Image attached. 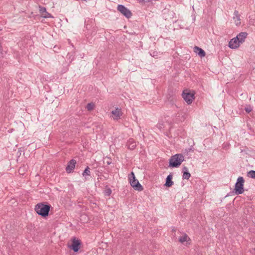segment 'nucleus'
<instances>
[{
	"instance_id": "16",
	"label": "nucleus",
	"mask_w": 255,
	"mask_h": 255,
	"mask_svg": "<svg viewBox=\"0 0 255 255\" xmlns=\"http://www.w3.org/2000/svg\"><path fill=\"white\" fill-rule=\"evenodd\" d=\"M128 148L130 150H133L136 147L135 142L132 139H129L127 143Z\"/></svg>"
},
{
	"instance_id": "9",
	"label": "nucleus",
	"mask_w": 255,
	"mask_h": 255,
	"mask_svg": "<svg viewBox=\"0 0 255 255\" xmlns=\"http://www.w3.org/2000/svg\"><path fill=\"white\" fill-rule=\"evenodd\" d=\"M240 43L239 40L236 39V37H234L229 41V47L231 49H237L240 46Z\"/></svg>"
},
{
	"instance_id": "12",
	"label": "nucleus",
	"mask_w": 255,
	"mask_h": 255,
	"mask_svg": "<svg viewBox=\"0 0 255 255\" xmlns=\"http://www.w3.org/2000/svg\"><path fill=\"white\" fill-rule=\"evenodd\" d=\"M233 18L235 20L236 25H239L241 24L240 15L238 11L235 10L234 12Z\"/></svg>"
},
{
	"instance_id": "15",
	"label": "nucleus",
	"mask_w": 255,
	"mask_h": 255,
	"mask_svg": "<svg viewBox=\"0 0 255 255\" xmlns=\"http://www.w3.org/2000/svg\"><path fill=\"white\" fill-rule=\"evenodd\" d=\"M172 175L170 174L167 176L166 178V182L165 186L166 187H171L173 184V182L172 181Z\"/></svg>"
},
{
	"instance_id": "23",
	"label": "nucleus",
	"mask_w": 255,
	"mask_h": 255,
	"mask_svg": "<svg viewBox=\"0 0 255 255\" xmlns=\"http://www.w3.org/2000/svg\"><path fill=\"white\" fill-rule=\"evenodd\" d=\"M39 10H40V13H42V14L46 12V9L44 7H40Z\"/></svg>"
},
{
	"instance_id": "21",
	"label": "nucleus",
	"mask_w": 255,
	"mask_h": 255,
	"mask_svg": "<svg viewBox=\"0 0 255 255\" xmlns=\"http://www.w3.org/2000/svg\"><path fill=\"white\" fill-rule=\"evenodd\" d=\"M187 237L188 236L186 235H184L182 237H181L180 238H179V241L183 243H184V242L186 241H187Z\"/></svg>"
},
{
	"instance_id": "13",
	"label": "nucleus",
	"mask_w": 255,
	"mask_h": 255,
	"mask_svg": "<svg viewBox=\"0 0 255 255\" xmlns=\"http://www.w3.org/2000/svg\"><path fill=\"white\" fill-rule=\"evenodd\" d=\"M183 175H182V178L183 179H189V178L191 176V174L188 171V168L187 167L184 166L183 168Z\"/></svg>"
},
{
	"instance_id": "4",
	"label": "nucleus",
	"mask_w": 255,
	"mask_h": 255,
	"mask_svg": "<svg viewBox=\"0 0 255 255\" xmlns=\"http://www.w3.org/2000/svg\"><path fill=\"white\" fill-rule=\"evenodd\" d=\"M244 183L245 180L243 177L240 176L238 178L234 188V192L236 195L243 193Z\"/></svg>"
},
{
	"instance_id": "20",
	"label": "nucleus",
	"mask_w": 255,
	"mask_h": 255,
	"mask_svg": "<svg viewBox=\"0 0 255 255\" xmlns=\"http://www.w3.org/2000/svg\"><path fill=\"white\" fill-rule=\"evenodd\" d=\"M112 193V190L110 188H107L104 191V195L106 196H109Z\"/></svg>"
},
{
	"instance_id": "19",
	"label": "nucleus",
	"mask_w": 255,
	"mask_h": 255,
	"mask_svg": "<svg viewBox=\"0 0 255 255\" xmlns=\"http://www.w3.org/2000/svg\"><path fill=\"white\" fill-rule=\"evenodd\" d=\"M94 104L93 103H88L86 106L88 111H90L94 109Z\"/></svg>"
},
{
	"instance_id": "25",
	"label": "nucleus",
	"mask_w": 255,
	"mask_h": 255,
	"mask_svg": "<svg viewBox=\"0 0 255 255\" xmlns=\"http://www.w3.org/2000/svg\"><path fill=\"white\" fill-rule=\"evenodd\" d=\"M139 2L145 3L147 1L145 0H137Z\"/></svg>"
},
{
	"instance_id": "22",
	"label": "nucleus",
	"mask_w": 255,
	"mask_h": 255,
	"mask_svg": "<svg viewBox=\"0 0 255 255\" xmlns=\"http://www.w3.org/2000/svg\"><path fill=\"white\" fill-rule=\"evenodd\" d=\"M43 17L44 18H48L51 17V15L49 13L46 11L44 14H43Z\"/></svg>"
},
{
	"instance_id": "17",
	"label": "nucleus",
	"mask_w": 255,
	"mask_h": 255,
	"mask_svg": "<svg viewBox=\"0 0 255 255\" xmlns=\"http://www.w3.org/2000/svg\"><path fill=\"white\" fill-rule=\"evenodd\" d=\"M90 168L87 166L83 172L82 175L83 177H86V175H90Z\"/></svg>"
},
{
	"instance_id": "3",
	"label": "nucleus",
	"mask_w": 255,
	"mask_h": 255,
	"mask_svg": "<svg viewBox=\"0 0 255 255\" xmlns=\"http://www.w3.org/2000/svg\"><path fill=\"white\" fill-rule=\"evenodd\" d=\"M129 180L130 185L134 190L138 191H141L143 190V187L139 183L138 180L135 178V176L133 172H131L130 173V176L129 177Z\"/></svg>"
},
{
	"instance_id": "10",
	"label": "nucleus",
	"mask_w": 255,
	"mask_h": 255,
	"mask_svg": "<svg viewBox=\"0 0 255 255\" xmlns=\"http://www.w3.org/2000/svg\"><path fill=\"white\" fill-rule=\"evenodd\" d=\"M76 164V161L75 159H72L70 160L66 167V172L68 173L72 172L73 170L75 168Z\"/></svg>"
},
{
	"instance_id": "24",
	"label": "nucleus",
	"mask_w": 255,
	"mask_h": 255,
	"mask_svg": "<svg viewBox=\"0 0 255 255\" xmlns=\"http://www.w3.org/2000/svg\"><path fill=\"white\" fill-rule=\"evenodd\" d=\"M245 111L247 113H249L251 112L252 109L250 107L245 108Z\"/></svg>"
},
{
	"instance_id": "27",
	"label": "nucleus",
	"mask_w": 255,
	"mask_h": 255,
	"mask_svg": "<svg viewBox=\"0 0 255 255\" xmlns=\"http://www.w3.org/2000/svg\"><path fill=\"white\" fill-rule=\"evenodd\" d=\"M2 51V49L1 48V46L0 45V53H1Z\"/></svg>"
},
{
	"instance_id": "6",
	"label": "nucleus",
	"mask_w": 255,
	"mask_h": 255,
	"mask_svg": "<svg viewBox=\"0 0 255 255\" xmlns=\"http://www.w3.org/2000/svg\"><path fill=\"white\" fill-rule=\"evenodd\" d=\"M81 244V241L74 237L72 239V244L69 247L74 252H77L80 249Z\"/></svg>"
},
{
	"instance_id": "26",
	"label": "nucleus",
	"mask_w": 255,
	"mask_h": 255,
	"mask_svg": "<svg viewBox=\"0 0 255 255\" xmlns=\"http://www.w3.org/2000/svg\"><path fill=\"white\" fill-rule=\"evenodd\" d=\"M154 53H155V52H153V54H152V53H150V55H151L152 56L154 57V56H155V54H154Z\"/></svg>"
},
{
	"instance_id": "5",
	"label": "nucleus",
	"mask_w": 255,
	"mask_h": 255,
	"mask_svg": "<svg viewBox=\"0 0 255 255\" xmlns=\"http://www.w3.org/2000/svg\"><path fill=\"white\" fill-rule=\"evenodd\" d=\"M117 9L128 18H130L132 15V13L129 9H128L124 5L119 4L117 7Z\"/></svg>"
},
{
	"instance_id": "2",
	"label": "nucleus",
	"mask_w": 255,
	"mask_h": 255,
	"mask_svg": "<svg viewBox=\"0 0 255 255\" xmlns=\"http://www.w3.org/2000/svg\"><path fill=\"white\" fill-rule=\"evenodd\" d=\"M184 160V158L182 154H176L170 157L169 166L171 167H178L181 165Z\"/></svg>"
},
{
	"instance_id": "1",
	"label": "nucleus",
	"mask_w": 255,
	"mask_h": 255,
	"mask_svg": "<svg viewBox=\"0 0 255 255\" xmlns=\"http://www.w3.org/2000/svg\"><path fill=\"white\" fill-rule=\"evenodd\" d=\"M50 207V205L39 203L35 206V211L42 217H46L49 214Z\"/></svg>"
},
{
	"instance_id": "8",
	"label": "nucleus",
	"mask_w": 255,
	"mask_h": 255,
	"mask_svg": "<svg viewBox=\"0 0 255 255\" xmlns=\"http://www.w3.org/2000/svg\"><path fill=\"white\" fill-rule=\"evenodd\" d=\"M111 113L113 115V118L114 120H119L123 115L121 109L119 108H116L115 110H113Z\"/></svg>"
},
{
	"instance_id": "11",
	"label": "nucleus",
	"mask_w": 255,
	"mask_h": 255,
	"mask_svg": "<svg viewBox=\"0 0 255 255\" xmlns=\"http://www.w3.org/2000/svg\"><path fill=\"white\" fill-rule=\"evenodd\" d=\"M248 34L246 32H240L236 36V39H238L240 43V44L243 43L245 41L246 38L247 37Z\"/></svg>"
},
{
	"instance_id": "28",
	"label": "nucleus",
	"mask_w": 255,
	"mask_h": 255,
	"mask_svg": "<svg viewBox=\"0 0 255 255\" xmlns=\"http://www.w3.org/2000/svg\"><path fill=\"white\" fill-rule=\"evenodd\" d=\"M108 164H110V163L109 162V161H108Z\"/></svg>"
},
{
	"instance_id": "7",
	"label": "nucleus",
	"mask_w": 255,
	"mask_h": 255,
	"mask_svg": "<svg viewBox=\"0 0 255 255\" xmlns=\"http://www.w3.org/2000/svg\"><path fill=\"white\" fill-rule=\"evenodd\" d=\"M182 97L186 102L188 104H191L193 100L194 99V95L190 93H185L184 92L182 93Z\"/></svg>"
},
{
	"instance_id": "14",
	"label": "nucleus",
	"mask_w": 255,
	"mask_h": 255,
	"mask_svg": "<svg viewBox=\"0 0 255 255\" xmlns=\"http://www.w3.org/2000/svg\"><path fill=\"white\" fill-rule=\"evenodd\" d=\"M194 51L201 57H203L206 55V53L204 50L198 46H195L194 47Z\"/></svg>"
},
{
	"instance_id": "18",
	"label": "nucleus",
	"mask_w": 255,
	"mask_h": 255,
	"mask_svg": "<svg viewBox=\"0 0 255 255\" xmlns=\"http://www.w3.org/2000/svg\"><path fill=\"white\" fill-rule=\"evenodd\" d=\"M247 176L253 179H255V171L252 170L249 171L247 173Z\"/></svg>"
}]
</instances>
